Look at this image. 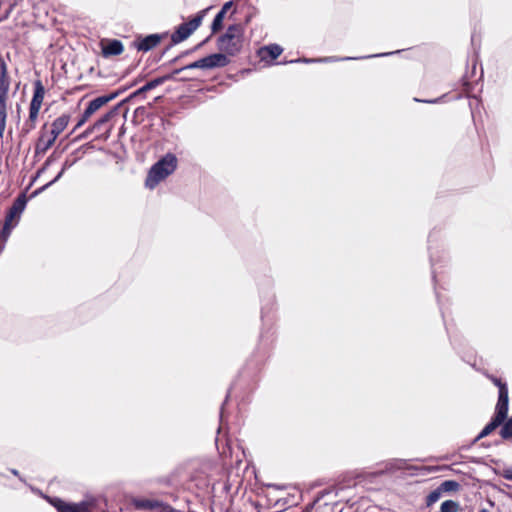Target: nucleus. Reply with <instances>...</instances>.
I'll return each instance as SVG.
<instances>
[{"instance_id": "nucleus-1", "label": "nucleus", "mask_w": 512, "mask_h": 512, "mask_svg": "<svg viewBox=\"0 0 512 512\" xmlns=\"http://www.w3.org/2000/svg\"><path fill=\"white\" fill-rule=\"evenodd\" d=\"M48 502L57 512H93V508L96 506L95 500L68 502L57 496L49 497Z\"/></svg>"}, {"instance_id": "nucleus-2", "label": "nucleus", "mask_w": 512, "mask_h": 512, "mask_svg": "<svg viewBox=\"0 0 512 512\" xmlns=\"http://www.w3.org/2000/svg\"><path fill=\"white\" fill-rule=\"evenodd\" d=\"M402 51L403 50H396V51H391V52H382V53H377V54L367 55V56H361V57H350V56H345V57L329 56V57H323V58H306V57H303V58H298V59H294V60H290V61H285L284 63H305V64H310V63H330V62H336V61H350V60H360V59H368V58H380V57H388V56H391V55H394V54H399Z\"/></svg>"}, {"instance_id": "nucleus-3", "label": "nucleus", "mask_w": 512, "mask_h": 512, "mask_svg": "<svg viewBox=\"0 0 512 512\" xmlns=\"http://www.w3.org/2000/svg\"><path fill=\"white\" fill-rule=\"evenodd\" d=\"M167 35L168 32L137 35L132 46L139 52H149L157 47Z\"/></svg>"}, {"instance_id": "nucleus-4", "label": "nucleus", "mask_w": 512, "mask_h": 512, "mask_svg": "<svg viewBox=\"0 0 512 512\" xmlns=\"http://www.w3.org/2000/svg\"><path fill=\"white\" fill-rule=\"evenodd\" d=\"M216 46L218 51L225 52L234 57L242 51L243 41L237 39L236 36L222 33L216 40Z\"/></svg>"}, {"instance_id": "nucleus-5", "label": "nucleus", "mask_w": 512, "mask_h": 512, "mask_svg": "<svg viewBox=\"0 0 512 512\" xmlns=\"http://www.w3.org/2000/svg\"><path fill=\"white\" fill-rule=\"evenodd\" d=\"M28 203L26 192H21L13 201L12 205L6 211L4 222L9 224L16 223L18 225L21 215L24 212Z\"/></svg>"}, {"instance_id": "nucleus-6", "label": "nucleus", "mask_w": 512, "mask_h": 512, "mask_svg": "<svg viewBox=\"0 0 512 512\" xmlns=\"http://www.w3.org/2000/svg\"><path fill=\"white\" fill-rule=\"evenodd\" d=\"M509 411V392H505L502 388L500 394H498V400L495 406L493 418L503 423L508 416Z\"/></svg>"}, {"instance_id": "nucleus-7", "label": "nucleus", "mask_w": 512, "mask_h": 512, "mask_svg": "<svg viewBox=\"0 0 512 512\" xmlns=\"http://www.w3.org/2000/svg\"><path fill=\"white\" fill-rule=\"evenodd\" d=\"M230 55L225 52L211 53L203 57L206 70L223 68L230 63Z\"/></svg>"}, {"instance_id": "nucleus-8", "label": "nucleus", "mask_w": 512, "mask_h": 512, "mask_svg": "<svg viewBox=\"0 0 512 512\" xmlns=\"http://www.w3.org/2000/svg\"><path fill=\"white\" fill-rule=\"evenodd\" d=\"M169 175L160 169L158 164L155 162L148 170L147 177L145 179V186L148 189H154L161 181L166 179Z\"/></svg>"}, {"instance_id": "nucleus-9", "label": "nucleus", "mask_w": 512, "mask_h": 512, "mask_svg": "<svg viewBox=\"0 0 512 512\" xmlns=\"http://www.w3.org/2000/svg\"><path fill=\"white\" fill-rule=\"evenodd\" d=\"M124 51V45L119 39H108L101 45V54L104 58L118 56Z\"/></svg>"}, {"instance_id": "nucleus-10", "label": "nucleus", "mask_w": 512, "mask_h": 512, "mask_svg": "<svg viewBox=\"0 0 512 512\" xmlns=\"http://www.w3.org/2000/svg\"><path fill=\"white\" fill-rule=\"evenodd\" d=\"M283 52V48L276 43L264 45L259 48L258 55L263 61L274 62Z\"/></svg>"}, {"instance_id": "nucleus-11", "label": "nucleus", "mask_w": 512, "mask_h": 512, "mask_svg": "<svg viewBox=\"0 0 512 512\" xmlns=\"http://www.w3.org/2000/svg\"><path fill=\"white\" fill-rule=\"evenodd\" d=\"M158 86H160V84H159L157 78H153V79L147 81L143 86H141L138 89H136L135 91H133L126 98L122 99L121 102L123 103V105H125L126 103L131 102L133 99H135L137 97L145 98L147 92L155 89Z\"/></svg>"}, {"instance_id": "nucleus-12", "label": "nucleus", "mask_w": 512, "mask_h": 512, "mask_svg": "<svg viewBox=\"0 0 512 512\" xmlns=\"http://www.w3.org/2000/svg\"><path fill=\"white\" fill-rule=\"evenodd\" d=\"M156 163L160 169L164 170L168 175H171L177 169L178 159L174 153L168 152L161 156Z\"/></svg>"}, {"instance_id": "nucleus-13", "label": "nucleus", "mask_w": 512, "mask_h": 512, "mask_svg": "<svg viewBox=\"0 0 512 512\" xmlns=\"http://www.w3.org/2000/svg\"><path fill=\"white\" fill-rule=\"evenodd\" d=\"M123 106V103L120 101L113 107H111L106 113H104L97 121L92 124V129L96 131L101 130V128L110 122L118 113L120 108Z\"/></svg>"}, {"instance_id": "nucleus-14", "label": "nucleus", "mask_w": 512, "mask_h": 512, "mask_svg": "<svg viewBox=\"0 0 512 512\" xmlns=\"http://www.w3.org/2000/svg\"><path fill=\"white\" fill-rule=\"evenodd\" d=\"M47 127V123H45L40 131V136L38 138V141L35 145V156L45 154L55 143L56 140H53L50 136L45 139V132L44 130Z\"/></svg>"}, {"instance_id": "nucleus-15", "label": "nucleus", "mask_w": 512, "mask_h": 512, "mask_svg": "<svg viewBox=\"0 0 512 512\" xmlns=\"http://www.w3.org/2000/svg\"><path fill=\"white\" fill-rule=\"evenodd\" d=\"M10 88V78L8 75L7 64L2 57H0V97L8 98Z\"/></svg>"}, {"instance_id": "nucleus-16", "label": "nucleus", "mask_w": 512, "mask_h": 512, "mask_svg": "<svg viewBox=\"0 0 512 512\" xmlns=\"http://www.w3.org/2000/svg\"><path fill=\"white\" fill-rule=\"evenodd\" d=\"M70 121V114L64 113L57 117L52 122V128L50 131V137L53 138V140H56L58 136L66 129L68 123Z\"/></svg>"}, {"instance_id": "nucleus-17", "label": "nucleus", "mask_w": 512, "mask_h": 512, "mask_svg": "<svg viewBox=\"0 0 512 512\" xmlns=\"http://www.w3.org/2000/svg\"><path fill=\"white\" fill-rule=\"evenodd\" d=\"M33 86V96L29 106L41 108L45 96V87L40 79L35 80Z\"/></svg>"}, {"instance_id": "nucleus-18", "label": "nucleus", "mask_w": 512, "mask_h": 512, "mask_svg": "<svg viewBox=\"0 0 512 512\" xmlns=\"http://www.w3.org/2000/svg\"><path fill=\"white\" fill-rule=\"evenodd\" d=\"M210 9H212V6H209L205 9L200 10L194 16H192L188 21L183 22L191 34H193L201 26L205 16L207 15V13Z\"/></svg>"}, {"instance_id": "nucleus-19", "label": "nucleus", "mask_w": 512, "mask_h": 512, "mask_svg": "<svg viewBox=\"0 0 512 512\" xmlns=\"http://www.w3.org/2000/svg\"><path fill=\"white\" fill-rule=\"evenodd\" d=\"M210 9H212V6H209L205 9L200 10L194 16H192L188 21L183 22L191 34H193L201 26L205 16L207 15V13Z\"/></svg>"}, {"instance_id": "nucleus-20", "label": "nucleus", "mask_w": 512, "mask_h": 512, "mask_svg": "<svg viewBox=\"0 0 512 512\" xmlns=\"http://www.w3.org/2000/svg\"><path fill=\"white\" fill-rule=\"evenodd\" d=\"M133 507L136 510L152 511L158 508L160 500L148 499V498H133L131 501Z\"/></svg>"}, {"instance_id": "nucleus-21", "label": "nucleus", "mask_w": 512, "mask_h": 512, "mask_svg": "<svg viewBox=\"0 0 512 512\" xmlns=\"http://www.w3.org/2000/svg\"><path fill=\"white\" fill-rule=\"evenodd\" d=\"M192 34L186 27V25L182 22L178 26L175 27L173 33L171 34L172 45H177L185 40H187Z\"/></svg>"}, {"instance_id": "nucleus-22", "label": "nucleus", "mask_w": 512, "mask_h": 512, "mask_svg": "<svg viewBox=\"0 0 512 512\" xmlns=\"http://www.w3.org/2000/svg\"><path fill=\"white\" fill-rule=\"evenodd\" d=\"M502 423L495 418L491 417L489 422L482 428L478 435L473 439L472 444L477 443L481 439L489 436L494 430H496Z\"/></svg>"}, {"instance_id": "nucleus-23", "label": "nucleus", "mask_w": 512, "mask_h": 512, "mask_svg": "<svg viewBox=\"0 0 512 512\" xmlns=\"http://www.w3.org/2000/svg\"><path fill=\"white\" fill-rule=\"evenodd\" d=\"M182 72H183V69H181V67L180 68H175L171 72H169L167 74H164V75H161V76H158L156 78H157V80H158L160 85L164 84L167 81H172V80H178V81H181V82H187V81H190V80L193 79L192 77H187V76H183V77H180L179 79H176V76L179 75Z\"/></svg>"}, {"instance_id": "nucleus-24", "label": "nucleus", "mask_w": 512, "mask_h": 512, "mask_svg": "<svg viewBox=\"0 0 512 512\" xmlns=\"http://www.w3.org/2000/svg\"><path fill=\"white\" fill-rule=\"evenodd\" d=\"M105 106L102 98L100 96L90 100L87 103V106L84 109V112L91 117L93 114H95L100 108Z\"/></svg>"}, {"instance_id": "nucleus-25", "label": "nucleus", "mask_w": 512, "mask_h": 512, "mask_svg": "<svg viewBox=\"0 0 512 512\" xmlns=\"http://www.w3.org/2000/svg\"><path fill=\"white\" fill-rule=\"evenodd\" d=\"M225 17H226V14H224L220 10L216 13V15L214 16V18L211 22V25H210L212 34H216L224 28Z\"/></svg>"}, {"instance_id": "nucleus-26", "label": "nucleus", "mask_w": 512, "mask_h": 512, "mask_svg": "<svg viewBox=\"0 0 512 512\" xmlns=\"http://www.w3.org/2000/svg\"><path fill=\"white\" fill-rule=\"evenodd\" d=\"M224 33L231 36H236L237 39L244 41L245 29L244 25L241 23H234L229 25Z\"/></svg>"}, {"instance_id": "nucleus-27", "label": "nucleus", "mask_w": 512, "mask_h": 512, "mask_svg": "<svg viewBox=\"0 0 512 512\" xmlns=\"http://www.w3.org/2000/svg\"><path fill=\"white\" fill-rule=\"evenodd\" d=\"M7 120V98L0 97V137L3 136Z\"/></svg>"}, {"instance_id": "nucleus-28", "label": "nucleus", "mask_w": 512, "mask_h": 512, "mask_svg": "<svg viewBox=\"0 0 512 512\" xmlns=\"http://www.w3.org/2000/svg\"><path fill=\"white\" fill-rule=\"evenodd\" d=\"M499 434L503 440H512V415L499 426Z\"/></svg>"}, {"instance_id": "nucleus-29", "label": "nucleus", "mask_w": 512, "mask_h": 512, "mask_svg": "<svg viewBox=\"0 0 512 512\" xmlns=\"http://www.w3.org/2000/svg\"><path fill=\"white\" fill-rule=\"evenodd\" d=\"M440 490L444 493H455L461 488V485L456 480H445L439 486Z\"/></svg>"}, {"instance_id": "nucleus-30", "label": "nucleus", "mask_w": 512, "mask_h": 512, "mask_svg": "<svg viewBox=\"0 0 512 512\" xmlns=\"http://www.w3.org/2000/svg\"><path fill=\"white\" fill-rule=\"evenodd\" d=\"M15 227H16V223L9 224V223L3 221L2 227L0 228V243H3L6 245V242L9 239V237Z\"/></svg>"}, {"instance_id": "nucleus-31", "label": "nucleus", "mask_w": 512, "mask_h": 512, "mask_svg": "<svg viewBox=\"0 0 512 512\" xmlns=\"http://www.w3.org/2000/svg\"><path fill=\"white\" fill-rule=\"evenodd\" d=\"M60 153L57 150H54L42 164V166L38 169V175H42L54 162H56L60 158Z\"/></svg>"}, {"instance_id": "nucleus-32", "label": "nucleus", "mask_w": 512, "mask_h": 512, "mask_svg": "<svg viewBox=\"0 0 512 512\" xmlns=\"http://www.w3.org/2000/svg\"><path fill=\"white\" fill-rule=\"evenodd\" d=\"M442 495H443V492L440 490L439 487L430 491L425 498L426 506L431 507L433 504H435L436 502H438L440 500Z\"/></svg>"}, {"instance_id": "nucleus-33", "label": "nucleus", "mask_w": 512, "mask_h": 512, "mask_svg": "<svg viewBox=\"0 0 512 512\" xmlns=\"http://www.w3.org/2000/svg\"><path fill=\"white\" fill-rule=\"evenodd\" d=\"M460 504L452 499L445 500L441 503L439 512H458Z\"/></svg>"}, {"instance_id": "nucleus-34", "label": "nucleus", "mask_w": 512, "mask_h": 512, "mask_svg": "<svg viewBox=\"0 0 512 512\" xmlns=\"http://www.w3.org/2000/svg\"><path fill=\"white\" fill-rule=\"evenodd\" d=\"M434 235H435V231H431L428 236V250H429L430 263H431V267H432V278H433V281L436 282V269H435L436 260H435L434 254L432 252V246H431L432 239H433Z\"/></svg>"}, {"instance_id": "nucleus-35", "label": "nucleus", "mask_w": 512, "mask_h": 512, "mask_svg": "<svg viewBox=\"0 0 512 512\" xmlns=\"http://www.w3.org/2000/svg\"><path fill=\"white\" fill-rule=\"evenodd\" d=\"M230 390H231V387L228 389L227 391V394L225 396V399L224 401L222 402L221 406H220V411H219V427L217 429V433H220L221 429L224 427V425L226 424L224 422V418H225V406L226 404L228 403L229 401V398H230Z\"/></svg>"}, {"instance_id": "nucleus-36", "label": "nucleus", "mask_w": 512, "mask_h": 512, "mask_svg": "<svg viewBox=\"0 0 512 512\" xmlns=\"http://www.w3.org/2000/svg\"><path fill=\"white\" fill-rule=\"evenodd\" d=\"M406 464L405 459H392L389 462L386 463V470L387 471H395L400 470L404 468V465Z\"/></svg>"}, {"instance_id": "nucleus-37", "label": "nucleus", "mask_w": 512, "mask_h": 512, "mask_svg": "<svg viewBox=\"0 0 512 512\" xmlns=\"http://www.w3.org/2000/svg\"><path fill=\"white\" fill-rule=\"evenodd\" d=\"M486 377L498 388V394H500L502 388L505 392H508L507 383L502 381L501 378H498L493 374H486Z\"/></svg>"}, {"instance_id": "nucleus-38", "label": "nucleus", "mask_w": 512, "mask_h": 512, "mask_svg": "<svg viewBox=\"0 0 512 512\" xmlns=\"http://www.w3.org/2000/svg\"><path fill=\"white\" fill-rule=\"evenodd\" d=\"M149 117V113L147 111V107L145 106H139L134 110L133 113V122H136L137 119H140V121H143L145 118Z\"/></svg>"}, {"instance_id": "nucleus-39", "label": "nucleus", "mask_w": 512, "mask_h": 512, "mask_svg": "<svg viewBox=\"0 0 512 512\" xmlns=\"http://www.w3.org/2000/svg\"><path fill=\"white\" fill-rule=\"evenodd\" d=\"M181 69H183V72L184 71H187V70H192V69H201V70H206L205 69V63H204V59L203 57L194 61V62H191L183 67H181Z\"/></svg>"}, {"instance_id": "nucleus-40", "label": "nucleus", "mask_w": 512, "mask_h": 512, "mask_svg": "<svg viewBox=\"0 0 512 512\" xmlns=\"http://www.w3.org/2000/svg\"><path fill=\"white\" fill-rule=\"evenodd\" d=\"M40 109L41 108L29 106V116H28L27 120L30 123H33L36 125V121H37Z\"/></svg>"}, {"instance_id": "nucleus-41", "label": "nucleus", "mask_w": 512, "mask_h": 512, "mask_svg": "<svg viewBox=\"0 0 512 512\" xmlns=\"http://www.w3.org/2000/svg\"><path fill=\"white\" fill-rule=\"evenodd\" d=\"M95 131H96L95 129H92V125H90L82 133H80L79 135H77L74 138V142H78V141H82L84 139H87Z\"/></svg>"}, {"instance_id": "nucleus-42", "label": "nucleus", "mask_w": 512, "mask_h": 512, "mask_svg": "<svg viewBox=\"0 0 512 512\" xmlns=\"http://www.w3.org/2000/svg\"><path fill=\"white\" fill-rule=\"evenodd\" d=\"M35 126V124L30 123L28 120H26L21 128L20 136L26 137L35 128Z\"/></svg>"}, {"instance_id": "nucleus-43", "label": "nucleus", "mask_w": 512, "mask_h": 512, "mask_svg": "<svg viewBox=\"0 0 512 512\" xmlns=\"http://www.w3.org/2000/svg\"><path fill=\"white\" fill-rule=\"evenodd\" d=\"M89 119H90V117L83 111V113L80 115L76 125L72 129L71 134L74 133L79 128H81Z\"/></svg>"}, {"instance_id": "nucleus-44", "label": "nucleus", "mask_w": 512, "mask_h": 512, "mask_svg": "<svg viewBox=\"0 0 512 512\" xmlns=\"http://www.w3.org/2000/svg\"><path fill=\"white\" fill-rule=\"evenodd\" d=\"M445 97H446V94H443L442 96L434 98V99L414 98V101L415 102H421V103H428V104H437V103L443 102Z\"/></svg>"}, {"instance_id": "nucleus-45", "label": "nucleus", "mask_w": 512, "mask_h": 512, "mask_svg": "<svg viewBox=\"0 0 512 512\" xmlns=\"http://www.w3.org/2000/svg\"><path fill=\"white\" fill-rule=\"evenodd\" d=\"M247 6L252 9V12H250L249 14L246 15L245 19H244V22L242 23L244 25V29L246 28V26L251 22L252 18L255 16V14L257 13V9L250 3H247Z\"/></svg>"}, {"instance_id": "nucleus-46", "label": "nucleus", "mask_w": 512, "mask_h": 512, "mask_svg": "<svg viewBox=\"0 0 512 512\" xmlns=\"http://www.w3.org/2000/svg\"><path fill=\"white\" fill-rule=\"evenodd\" d=\"M118 96H120V92H116V90H115L108 94L101 95L100 97L102 98L104 104L106 105L109 102H111L112 100L116 99Z\"/></svg>"}, {"instance_id": "nucleus-47", "label": "nucleus", "mask_w": 512, "mask_h": 512, "mask_svg": "<svg viewBox=\"0 0 512 512\" xmlns=\"http://www.w3.org/2000/svg\"><path fill=\"white\" fill-rule=\"evenodd\" d=\"M160 504L161 505H159L157 508L159 510V512H181L180 510L173 508L171 505H169L163 501H160Z\"/></svg>"}, {"instance_id": "nucleus-48", "label": "nucleus", "mask_w": 512, "mask_h": 512, "mask_svg": "<svg viewBox=\"0 0 512 512\" xmlns=\"http://www.w3.org/2000/svg\"><path fill=\"white\" fill-rule=\"evenodd\" d=\"M494 473L500 474L504 479L512 481V467H508L503 470V472H499L498 470L494 469Z\"/></svg>"}, {"instance_id": "nucleus-49", "label": "nucleus", "mask_w": 512, "mask_h": 512, "mask_svg": "<svg viewBox=\"0 0 512 512\" xmlns=\"http://www.w3.org/2000/svg\"><path fill=\"white\" fill-rule=\"evenodd\" d=\"M234 6V0H229L225 2L222 7L220 8V11L227 15L228 11Z\"/></svg>"}, {"instance_id": "nucleus-50", "label": "nucleus", "mask_w": 512, "mask_h": 512, "mask_svg": "<svg viewBox=\"0 0 512 512\" xmlns=\"http://www.w3.org/2000/svg\"><path fill=\"white\" fill-rule=\"evenodd\" d=\"M77 159H74V160H69V159H66L63 164H62V168L61 170H63L64 172L66 170H68L69 168H71L75 163H76Z\"/></svg>"}, {"instance_id": "nucleus-51", "label": "nucleus", "mask_w": 512, "mask_h": 512, "mask_svg": "<svg viewBox=\"0 0 512 512\" xmlns=\"http://www.w3.org/2000/svg\"><path fill=\"white\" fill-rule=\"evenodd\" d=\"M44 192V189L42 187H38L37 189H35L28 198L29 199H33V198H36L37 196H39L40 194H42Z\"/></svg>"}, {"instance_id": "nucleus-52", "label": "nucleus", "mask_w": 512, "mask_h": 512, "mask_svg": "<svg viewBox=\"0 0 512 512\" xmlns=\"http://www.w3.org/2000/svg\"><path fill=\"white\" fill-rule=\"evenodd\" d=\"M180 60H181L180 56H179V55H177V56H175L174 58H172L171 60H169L167 63L162 64V65L159 67V69H160V68H162V67H164V66H167V65H174V64L178 63Z\"/></svg>"}, {"instance_id": "nucleus-53", "label": "nucleus", "mask_w": 512, "mask_h": 512, "mask_svg": "<svg viewBox=\"0 0 512 512\" xmlns=\"http://www.w3.org/2000/svg\"><path fill=\"white\" fill-rule=\"evenodd\" d=\"M266 486L268 488H274V489H277V490H284V489H286V485H284V484L269 483Z\"/></svg>"}, {"instance_id": "nucleus-54", "label": "nucleus", "mask_w": 512, "mask_h": 512, "mask_svg": "<svg viewBox=\"0 0 512 512\" xmlns=\"http://www.w3.org/2000/svg\"><path fill=\"white\" fill-rule=\"evenodd\" d=\"M41 175H38V171L36 172V174L31 178V181L30 183L28 184V186L26 187L25 191L24 192H27V190H29L33 185L34 183L36 182V180L40 177Z\"/></svg>"}, {"instance_id": "nucleus-55", "label": "nucleus", "mask_w": 512, "mask_h": 512, "mask_svg": "<svg viewBox=\"0 0 512 512\" xmlns=\"http://www.w3.org/2000/svg\"><path fill=\"white\" fill-rule=\"evenodd\" d=\"M317 501H318V500H315V501H313L312 503L307 504V505L303 508V510H302L301 512H312V510H313V508H314L315 504L317 503Z\"/></svg>"}, {"instance_id": "nucleus-56", "label": "nucleus", "mask_w": 512, "mask_h": 512, "mask_svg": "<svg viewBox=\"0 0 512 512\" xmlns=\"http://www.w3.org/2000/svg\"><path fill=\"white\" fill-rule=\"evenodd\" d=\"M461 81H462V85L465 87L466 90L472 89V86H471L470 82L467 80L465 75L462 76Z\"/></svg>"}, {"instance_id": "nucleus-57", "label": "nucleus", "mask_w": 512, "mask_h": 512, "mask_svg": "<svg viewBox=\"0 0 512 512\" xmlns=\"http://www.w3.org/2000/svg\"><path fill=\"white\" fill-rule=\"evenodd\" d=\"M192 53H193V50H191V48H190V49H187V50H185V51H182V52L179 54V56H180V58H181V59H183V58H185V57L189 56V55H190V54H192Z\"/></svg>"}, {"instance_id": "nucleus-58", "label": "nucleus", "mask_w": 512, "mask_h": 512, "mask_svg": "<svg viewBox=\"0 0 512 512\" xmlns=\"http://www.w3.org/2000/svg\"><path fill=\"white\" fill-rule=\"evenodd\" d=\"M64 171L63 170H60L56 176L52 179L54 181V183H57L64 175Z\"/></svg>"}, {"instance_id": "nucleus-59", "label": "nucleus", "mask_w": 512, "mask_h": 512, "mask_svg": "<svg viewBox=\"0 0 512 512\" xmlns=\"http://www.w3.org/2000/svg\"><path fill=\"white\" fill-rule=\"evenodd\" d=\"M10 472L19 478L20 481L25 482V480L20 476L19 471L17 469L11 468Z\"/></svg>"}, {"instance_id": "nucleus-60", "label": "nucleus", "mask_w": 512, "mask_h": 512, "mask_svg": "<svg viewBox=\"0 0 512 512\" xmlns=\"http://www.w3.org/2000/svg\"><path fill=\"white\" fill-rule=\"evenodd\" d=\"M173 46H174V45H172V41H171V42H170V44H168V45L163 49V51L161 52V54H162L163 56H165V55L168 53V51H169Z\"/></svg>"}, {"instance_id": "nucleus-61", "label": "nucleus", "mask_w": 512, "mask_h": 512, "mask_svg": "<svg viewBox=\"0 0 512 512\" xmlns=\"http://www.w3.org/2000/svg\"><path fill=\"white\" fill-rule=\"evenodd\" d=\"M160 120H161V125H162V127L164 129L166 128V126H170L171 125V122L169 120H166V119H164L162 117L160 118Z\"/></svg>"}, {"instance_id": "nucleus-62", "label": "nucleus", "mask_w": 512, "mask_h": 512, "mask_svg": "<svg viewBox=\"0 0 512 512\" xmlns=\"http://www.w3.org/2000/svg\"><path fill=\"white\" fill-rule=\"evenodd\" d=\"M54 184H55V183H54V181H53V180H51V181L47 182L46 184H44V185H43V186H41V187L44 189V191H46L48 188H50V187H51L52 185H54Z\"/></svg>"}, {"instance_id": "nucleus-63", "label": "nucleus", "mask_w": 512, "mask_h": 512, "mask_svg": "<svg viewBox=\"0 0 512 512\" xmlns=\"http://www.w3.org/2000/svg\"><path fill=\"white\" fill-rule=\"evenodd\" d=\"M213 35H214V34H212V32H211V33H210V35H208L205 39H203V40L201 41L202 45H203V46H204V45H206V44L211 40V38H212V36H213Z\"/></svg>"}, {"instance_id": "nucleus-64", "label": "nucleus", "mask_w": 512, "mask_h": 512, "mask_svg": "<svg viewBox=\"0 0 512 512\" xmlns=\"http://www.w3.org/2000/svg\"><path fill=\"white\" fill-rule=\"evenodd\" d=\"M203 45L201 42H199L196 46L192 47L191 50H193V53L202 48Z\"/></svg>"}]
</instances>
